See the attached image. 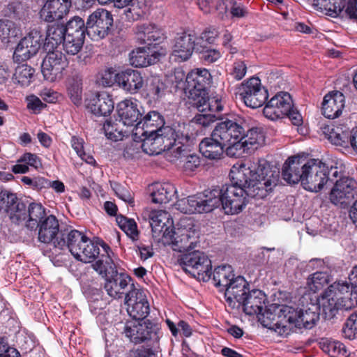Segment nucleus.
Segmentation results:
<instances>
[{"label":"nucleus","mask_w":357,"mask_h":357,"mask_svg":"<svg viewBox=\"0 0 357 357\" xmlns=\"http://www.w3.org/2000/svg\"><path fill=\"white\" fill-rule=\"evenodd\" d=\"M230 185L208 190L218 192L215 208L222 206L226 214H237L246 206L248 197L263 199L278 185L280 171L264 159L257 162L234 165L229 172Z\"/></svg>","instance_id":"1"},{"label":"nucleus","mask_w":357,"mask_h":357,"mask_svg":"<svg viewBox=\"0 0 357 357\" xmlns=\"http://www.w3.org/2000/svg\"><path fill=\"white\" fill-rule=\"evenodd\" d=\"M323 315L331 319L339 310H349L357 305V284L337 281L331 284L320 299Z\"/></svg>","instance_id":"2"},{"label":"nucleus","mask_w":357,"mask_h":357,"mask_svg":"<svg viewBox=\"0 0 357 357\" xmlns=\"http://www.w3.org/2000/svg\"><path fill=\"white\" fill-rule=\"evenodd\" d=\"M192 141L188 132H176L172 127L165 126L159 129L153 137L144 138L142 148L149 155H158L163 151H168L174 156V149L178 146L177 144L185 146V144Z\"/></svg>","instance_id":"3"},{"label":"nucleus","mask_w":357,"mask_h":357,"mask_svg":"<svg viewBox=\"0 0 357 357\" xmlns=\"http://www.w3.org/2000/svg\"><path fill=\"white\" fill-rule=\"evenodd\" d=\"M340 173L341 172L336 166L311 159L305 162L301 185L307 191L317 192L325 185L333 183Z\"/></svg>","instance_id":"4"},{"label":"nucleus","mask_w":357,"mask_h":357,"mask_svg":"<svg viewBox=\"0 0 357 357\" xmlns=\"http://www.w3.org/2000/svg\"><path fill=\"white\" fill-rule=\"evenodd\" d=\"M296 316L294 307L288 305H274L258 314L259 321L265 328L280 335L290 334L289 322Z\"/></svg>","instance_id":"5"},{"label":"nucleus","mask_w":357,"mask_h":357,"mask_svg":"<svg viewBox=\"0 0 357 357\" xmlns=\"http://www.w3.org/2000/svg\"><path fill=\"white\" fill-rule=\"evenodd\" d=\"M211 75L206 68H196L188 73L184 83L183 91L190 100L191 105L201 107L204 102L207 87L211 82Z\"/></svg>","instance_id":"6"},{"label":"nucleus","mask_w":357,"mask_h":357,"mask_svg":"<svg viewBox=\"0 0 357 357\" xmlns=\"http://www.w3.org/2000/svg\"><path fill=\"white\" fill-rule=\"evenodd\" d=\"M178 262L185 273L199 280L206 282L211 278V261L203 252H185L179 257Z\"/></svg>","instance_id":"7"},{"label":"nucleus","mask_w":357,"mask_h":357,"mask_svg":"<svg viewBox=\"0 0 357 357\" xmlns=\"http://www.w3.org/2000/svg\"><path fill=\"white\" fill-rule=\"evenodd\" d=\"M217 196V192H209L206 190L203 193L179 199L175 206L176 209L183 213H209L215 208L218 202Z\"/></svg>","instance_id":"8"},{"label":"nucleus","mask_w":357,"mask_h":357,"mask_svg":"<svg viewBox=\"0 0 357 357\" xmlns=\"http://www.w3.org/2000/svg\"><path fill=\"white\" fill-rule=\"evenodd\" d=\"M158 330L157 326L148 319L132 320L125 324L123 333L131 342L137 344L151 340H157Z\"/></svg>","instance_id":"9"},{"label":"nucleus","mask_w":357,"mask_h":357,"mask_svg":"<svg viewBox=\"0 0 357 357\" xmlns=\"http://www.w3.org/2000/svg\"><path fill=\"white\" fill-rule=\"evenodd\" d=\"M165 245H169L174 251L185 252L196 247L197 236L194 231L186 229H171L164 231L160 241Z\"/></svg>","instance_id":"10"},{"label":"nucleus","mask_w":357,"mask_h":357,"mask_svg":"<svg viewBox=\"0 0 357 357\" xmlns=\"http://www.w3.org/2000/svg\"><path fill=\"white\" fill-rule=\"evenodd\" d=\"M238 92L245 105L251 108L262 106L268 98V91L261 86L257 77H252L241 83Z\"/></svg>","instance_id":"11"},{"label":"nucleus","mask_w":357,"mask_h":357,"mask_svg":"<svg viewBox=\"0 0 357 357\" xmlns=\"http://www.w3.org/2000/svg\"><path fill=\"white\" fill-rule=\"evenodd\" d=\"M112 24V15L108 10L97 9L87 19V35L93 40L104 38L108 35Z\"/></svg>","instance_id":"12"},{"label":"nucleus","mask_w":357,"mask_h":357,"mask_svg":"<svg viewBox=\"0 0 357 357\" xmlns=\"http://www.w3.org/2000/svg\"><path fill=\"white\" fill-rule=\"evenodd\" d=\"M43 38L41 33L33 29L22 38L15 47L13 61L21 63L36 55L41 47Z\"/></svg>","instance_id":"13"},{"label":"nucleus","mask_w":357,"mask_h":357,"mask_svg":"<svg viewBox=\"0 0 357 357\" xmlns=\"http://www.w3.org/2000/svg\"><path fill=\"white\" fill-rule=\"evenodd\" d=\"M68 66V61L66 56L61 51L50 50L44 58L41 71L44 78L49 82H55L61 79L63 72Z\"/></svg>","instance_id":"14"},{"label":"nucleus","mask_w":357,"mask_h":357,"mask_svg":"<svg viewBox=\"0 0 357 357\" xmlns=\"http://www.w3.org/2000/svg\"><path fill=\"white\" fill-rule=\"evenodd\" d=\"M339 179L330 193V200L335 205L348 204L357 195V183L351 178L342 176L339 174Z\"/></svg>","instance_id":"15"},{"label":"nucleus","mask_w":357,"mask_h":357,"mask_svg":"<svg viewBox=\"0 0 357 357\" xmlns=\"http://www.w3.org/2000/svg\"><path fill=\"white\" fill-rule=\"evenodd\" d=\"M131 287L125 296L128 312L135 320L144 321L150 311L146 296L143 290L135 288L134 284Z\"/></svg>","instance_id":"16"},{"label":"nucleus","mask_w":357,"mask_h":357,"mask_svg":"<svg viewBox=\"0 0 357 357\" xmlns=\"http://www.w3.org/2000/svg\"><path fill=\"white\" fill-rule=\"evenodd\" d=\"M321 307L320 303L318 305L313 303L307 304L303 309L298 310L294 307L296 316L289 322L290 333L302 328L310 329L314 327L319 319Z\"/></svg>","instance_id":"17"},{"label":"nucleus","mask_w":357,"mask_h":357,"mask_svg":"<svg viewBox=\"0 0 357 357\" xmlns=\"http://www.w3.org/2000/svg\"><path fill=\"white\" fill-rule=\"evenodd\" d=\"M292 98L287 92H280L271 98L266 104L263 113L272 121L286 116L292 106Z\"/></svg>","instance_id":"18"},{"label":"nucleus","mask_w":357,"mask_h":357,"mask_svg":"<svg viewBox=\"0 0 357 357\" xmlns=\"http://www.w3.org/2000/svg\"><path fill=\"white\" fill-rule=\"evenodd\" d=\"M215 137L222 142L226 147L237 139H242L244 135L245 128L242 123L232 119H225L215 126L213 130Z\"/></svg>","instance_id":"19"},{"label":"nucleus","mask_w":357,"mask_h":357,"mask_svg":"<svg viewBox=\"0 0 357 357\" xmlns=\"http://www.w3.org/2000/svg\"><path fill=\"white\" fill-rule=\"evenodd\" d=\"M131 278L116 270L105 279V289L107 294L115 299L121 298L132 289Z\"/></svg>","instance_id":"20"},{"label":"nucleus","mask_w":357,"mask_h":357,"mask_svg":"<svg viewBox=\"0 0 357 357\" xmlns=\"http://www.w3.org/2000/svg\"><path fill=\"white\" fill-rule=\"evenodd\" d=\"M194 50H200L196 42V36L192 33H183L175 39L172 48V55L177 61L188 60Z\"/></svg>","instance_id":"21"},{"label":"nucleus","mask_w":357,"mask_h":357,"mask_svg":"<svg viewBox=\"0 0 357 357\" xmlns=\"http://www.w3.org/2000/svg\"><path fill=\"white\" fill-rule=\"evenodd\" d=\"M71 7V0H47L40 14L43 20L53 22L61 20Z\"/></svg>","instance_id":"22"},{"label":"nucleus","mask_w":357,"mask_h":357,"mask_svg":"<svg viewBox=\"0 0 357 357\" xmlns=\"http://www.w3.org/2000/svg\"><path fill=\"white\" fill-rule=\"evenodd\" d=\"M116 82L123 90L135 94L144 86L142 74L135 70L128 69L116 74Z\"/></svg>","instance_id":"23"},{"label":"nucleus","mask_w":357,"mask_h":357,"mask_svg":"<svg viewBox=\"0 0 357 357\" xmlns=\"http://www.w3.org/2000/svg\"><path fill=\"white\" fill-rule=\"evenodd\" d=\"M344 96L342 93L335 91L326 94L322 102V114L328 119L338 117L344 107Z\"/></svg>","instance_id":"24"},{"label":"nucleus","mask_w":357,"mask_h":357,"mask_svg":"<svg viewBox=\"0 0 357 357\" xmlns=\"http://www.w3.org/2000/svg\"><path fill=\"white\" fill-rule=\"evenodd\" d=\"M164 124L163 116L156 111H151L136 123V129H142V132L139 134L146 138L153 137L159 129L165 127Z\"/></svg>","instance_id":"25"},{"label":"nucleus","mask_w":357,"mask_h":357,"mask_svg":"<svg viewBox=\"0 0 357 357\" xmlns=\"http://www.w3.org/2000/svg\"><path fill=\"white\" fill-rule=\"evenodd\" d=\"M161 55L150 47H138L130 54V63L136 68H144L155 63Z\"/></svg>","instance_id":"26"},{"label":"nucleus","mask_w":357,"mask_h":357,"mask_svg":"<svg viewBox=\"0 0 357 357\" xmlns=\"http://www.w3.org/2000/svg\"><path fill=\"white\" fill-rule=\"evenodd\" d=\"M38 240L44 243H52L54 246V242L60 239L58 236L59 224L54 215H50L46 217L38 225Z\"/></svg>","instance_id":"27"},{"label":"nucleus","mask_w":357,"mask_h":357,"mask_svg":"<svg viewBox=\"0 0 357 357\" xmlns=\"http://www.w3.org/2000/svg\"><path fill=\"white\" fill-rule=\"evenodd\" d=\"M136 35L137 40L146 44L147 47L155 49L156 45L160 44L164 39L162 31L154 24H142L136 27Z\"/></svg>","instance_id":"28"},{"label":"nucleus","mask_w":357,"mask_h":357,"mask_svg":"<svg viewBox=\"0 0 357 357\" xmlns=\"http://www.w3.org/2000/svg\"><path fill=\"white\" fill-rule=\"evenodd\" d=\"M150 225L152 229L153 237L160 241L165 231H171L173 220L169 213L165 211H153L150 213Z\"/></svg>","instance_id":"29"},{"label":"nucleus","mask_w":357,"mask_h":357,"mask_svg":"<svg viewBox=\"0 0 357 357\" xmlns=\"http://www.w3.org/2000/svg\"><path fill=\"white\" fill-rule=\"evenodd\" d=\"M192 144V142L185 144V146L177 144L178 146L174 149L173 158L178 160L179 165L186 172H193L200 165L199 157L195 153H190V146Z\"/></svg>","instance_id":"30"},{"label":"nucleus","mask_w":357,"mask_h":357,"mask_svg":"<svg viewBox=\"0 0 357 357\" xmlns=\"http://www.w3.org/2000/svg\"><path fill=\"white\" fill-rule=\"evenodd\" d=\"M266 296L259 289H252L248 292L242 301L238 303L242 305L243 312L248 315L260 314L262 310Z\"/></svg>","instance_id":"31"},{"label":"nucleus","mask_w":357,"mask_h":357,"mask_svg":"<svg viewBox=\"0 0 357 357\" xmlns=\"http://www.w3.org/2000/svg\"><path fill=\"white\" fill-rule=\"evenodd\" d=\"M89 238L77 230H71L67 234H61L60 239L54 242V248L63 250L67 248L74 256Z\"/></svg>","instance_id":"32"},{"label":"nucleus","mask_w":357,"mask_h":357,"mask_svg":"<svg viewBox=\"0 0 357 357\" xmlns=\"http://www.w3.org/2000/svg\"><path fill=\"white\" fill-rule=\"evenodd\" d=\"M117 112L119 121L123 126L136 127L141 113L135 100L126 99L120 102L117 106Z\"/></svg>","instance_id":"33"},{"label":"nucleus","mask_w":357,"mask_h":357,"mask_svg":"<svg viewBox=\"0 0 357 357\" xmlns=\"http://www.w3.org/2000/svg\"><path fill=\"white\" fill-rule=\"evenodd\" d=\"M199 148L204 157L209 160H219L225 152V146L212 131L209 137L202 139Z\"/></svg>","instance_id":"34"},{"label":"nucleus","mask_w":357,"mask_h":357,"mask_svg":"<svg viewBox=\"0 0 357 357\" xmlns=\"http://www.w3.org/2000/svg\"><path fill=\"white\" fill-rule=\"evenodd\" d=\"M87 108L96 116H106L113 111L114 102L107 93L102 92L89 100Z\"/></svg>","instance_id":"35"},{"label":"nucleus","mask_w":357,"mask_h":357,"mask_svg":"<svg viewBox=\"0 0 357 357\" xmlns=\"http://www.w3.org/2000/svg\"><path fill=\"white\" fill-rule=\"evenodd\" d=\"M305 163H303L299 158L294 157L289 158L282 167V176L284 181L289 184L301 183L303 177V170Z\"/></svg>","instance_id":"36"},{"label":"nucleus","mask_w":357,"mask_h":357,"mask_svg":"<svg viewBox=\"0 0 357 357\" xmlns=\"http://www.w3.org/2000/svg\"><path fill=\"white\" fill-rule=\"evenodd\" d=\"M248 286L244 278L241 276L234 278L225 290V296L229 305H231L234 301L239 303L250 291Z\"/></svg>","instance_id":"37"},{"label":"nucleus","mask_w":357,"mask_h":357,"mask_svg":"<svg viewBox=\"0 0 357 357\" xmlns=\"http://www.w3.org/2000/svg\"><path fill=\"white\" fill-rule=\"evenodd\" d=\"M324 133L334 145L349 148L351 130L347 125H337L331 128H324Z\"/></svg>","instance_id":"38"},{"label":"nucleus","mask_w":357,"mask_h":357,"mask_svg":"<svg viewBox=\"0 0 357 357\" xmlns=\"http://www.w3.org/2000/svg\"><path fill=\"white\" fill-rule=\"evenodd\" d=\"M2 204L12 222L18 223L26 220L25 206L18 201L15 195L8 194L6 198L2 199Z\"/></svg>","instance_id":"39"},{"label":"nucleus","mask_w":357,"mask_h":357,"mask_svg":"<svg viewBox=\"0 0 357 357\" xmlns=\"http://www.w3.org/2000/svg\"><path fill=\"white\" fill-rule=\"evenodd\" d=\"M66 29L62 23H55L48 26L44 46L45 50L50 51L63 43L66 38Z\"/></svg>","instance_id":"40"},{"label":"nucleus","mask_w":357,"mask_h":357,"mask_svg":"<svg viewBox=\"0 0 357 357\" xmlns=\"http://www.w3.org/2000/svg\"><path fill=\"white\" fill-rule=\"evenodd\" d=\"M176 192L174 186L169 183H156L151 194L152 202L155 204H166L172 199Z\"/></svg>","instance_id":"41"},{"label":"nucleus","mask_w":357,"mask_h":357,"mask_svg":"<svg viewBox=\"0 0 357 357\" xmlns=\"http://www.w3.org/2000/svg\"><path fill=\"white\" fill-rule=\"evenodd\" d=\"M105 253L100 254L97 260L91 265L93 269L105 279L117 270L115 264L110 257L107 250Z\"/></svg>","instance_id":"42"},{"label":"nucleus","mask_w":357,"mask_h":357,"mask_svg":"<svg viewBox=\"0 0 357 357\" xmlns=\"http://www.w3.org/2000/svg\"><path fill=\"white\" fill-rule=\"evenodd\" d=\"M100 254L99 245L88 238L77 253L74 255V257L83 263H91L96 260Z\"/></svg>","instance_id":"43"},{"label":"nucleus","mask_w":357,"mask_h":357,"mask_svg":"<svg viewBox=\"0 0 357 357\" xmlns=\"http://www.w3.org/2000/svg\"><path fill=\"white\" fill-rule=\"evenodd\" d=\"M234 278L233 269L231 266L224 265L215 268L213 273V280L216 287L225 290Z\"/></svg>","instance_id":"44"},{"label":"nucleus","mask_w":357,"mask_h":357,"mask_svg":"<svg viewBox=\"0 0 357 357\" xmlns=\"http://www.w3.org/2000/svg\"><path fill=\"white\" fill-rule=\"evenodd\" d=\"M319 346L322 351L331 357H344L347 355L346 347L337 340L321 339Z\"/></svg>","instance_id":"45"},{"label":"nucleus","mask_w":357,"mask_h":357,"mask_svg":"<svg viewBox=\"0 0 357 357\" xmlns=\"http://www.w3.org/2000/svg\"><path fill=\"white\" fill-rule=\"evenodd\" d=\"M313 6L317 9L324 10L330 16H336L345 7V0H313Z\"/></svg>","instance_id":"46"},{"label":"nucleus","mask_w":357,"mask_h":357,"mask_svg":"<svg viewBox=\"0 0 357 357\" xmlns=\"http://www.w3.org/2000/svg\"><path fill=\"white\" fill-rule=\"evenodd\" d=\"M34 73V68L27 64H22L16 67L13 79L21 86H27L32 82Z\"/></svg>","instance_id":"47"},{"label":"nucleus","mask_w":357,"mask_h":357,"mask_svg":"<svg viewBox=\"0 0 357 357\" xmlns=\"http://www.w3.org/2000/svg\"><path fill=\"white\" fill-rule=\"evenodd\" d=\"M244 143L248 145L250 149H257L259 146L265 143V135L262 128H252L245 131L243 135Z\"/></svg>","instance_id":"48"},{"label":"nucleus","mask_w":357,"mask_h":357,"mask_svg":"<svg viewBox=\"0 0 357 357\" xmlns=\"http://www.w3.org/2000/svg\"><path fill=\"white\" fill-rule=\"evenodd\" d=\"M28 216L29 219L26 222V227L30 229L36 227L46 217L45 210L40 204L31 203L29 204L28 208Z\"/></svg>","instance_id":"49"},{"label":"nucleus","mask_w":357,"mask_h":357,"mask_svg":"<svg viewBox=\"0 0 357 357\" xmlns=\"http://www.w3.org/2000/svg\"><path fill=\"white\" fill-rule=\"evenodd\" d=\"M64 26L66 35L68 36L84 38L85 33H87V22L85 24L84 20L78 16H75L70 20Z\"/></svg>","instance_id":"50"},{"label":"nucleus","mask_w":357,"mask_h":357,"mask_svg":"<svg viewBox=\"0 0 357 357\" xmlns=\"http://www.w3.org/2000/svg\"><path fill=\"white\" fill-rule=\"evenodd\" d=\"M204 102L201 101V107H198L197 105H192L193 107L197 109L200 112H204L208 110L212 112H221L224 108V102L220 97L218 96L208 97V93L204 96Z\"/></svg>","instance_id":"51"},{"label":"nucleus","mask_w":357,"mask_h":357,"mask_svg":"<svg viewBox=\"0 0 357 357\" xmlns=\"http://www.w3.org/2000/svg\"><path fill=\"white\" fill-rule=\"evenodd\" d=\"M165 85L158 77H151L147 79V96L153 100H160L164 95Z\"/></svg>","instance_id":"52"},{"label":"nucleus","mask_w":357,"mask_h":357,"mask_svg":"<svg viewBox=\"0 0 357 357\" xmlns=\"http://www.w3.org/2000/svg\"><path fill=\"white\" fill-rule=\"evenodd\" d=\"M122 126L121 122L117 119L107 121L103 125L106 137L114 142L123 139L126 132L121 128Z\"/></svg>","instance_id":"53"},{"label":"nucleus","mask_w":357,"mask_h":357,"mask_svg":"<svg viewBox=\"0 0 357 357\" xmlns=\"http://www.w3.org/2000/svg\"><path fill=\"white\" fill-rule=\"evenodd\" d=\"M116 220L119 227L128 237L132 241L138 239L139 231L137 230V223L133 219L119 215L116 216Z\"/></svg>","instance_id":"54"},{"label":"nucleus","mask_w":357,"mask_h":357,"mask_svg":"<svg viewBox=\"0 0 357 357\" xmlns=\"http://www.w3.org/2000/svg\"><path fill=\"white\" fill-rule=\"evenodd\" d=\"M329 282L328 275L324 272H316L307 279V286L310 291L316 293L322 289Z\"/></svg>","instance_id":"55"},{"label":"nucleus","mask_w":357,"mask_h":357,"mask_svg":"<svg viewBox=\"0 0 357 357\" xmlns=\"http://www.w3.org/2000/svg\"><path fill=\"white\" fill-rule=\"evenodd\" d=\"M250 150L246 144L244 143L243 137L228 144L225 149L227 155L232 158H239Z\"/></svg>","instance_id":"56"},{"label":"nucleus","mask_w":357,"mask_h":357,"mask_svg":"<svg viewBox=\"0 0 357 357\" xmlns=\"http://www.w3.org/2000/svg\"><path fill=\"white\" fill-rule=\"evenodd\" d=\"M84 38L82 37L66 35V38L63 42V47L65 52L71 55L77 54L82 47Z\"/></svg>","instance_id":"57"},{"label":"nucleus","mask_w":357,"mask_h":357,"mask_svg":"<svg viewBox=\"0 0 357 357\" xmlns=\"http://www.w3.org/2000/svg\"><path fill=\"white\" fill-rule=\"evenodd\" d=\"M342 332L343 336L349 340L354 339L357 336V314L354 313L349 316Z\"/></svg>","instance_id":"58"},{"label":"nucleus","mask_w":357,"mask_h":357,"mask_svg":"<svg viewBox=\"0 0 357 357\" xmlns=\"http://www.w3.org/2000/svg\"><path fill=\"white\" fill-rule=\"evenodd\" d=\"M111 187L119 199L130 204L134 202L133 193L127 186L113 182L111 183Z\"/></svg>","instance_id":"59"},{"label":"nucleus","mask_w":357,"mask_h":357,"mask_svg":"<svg viewBox=\"0 0 357 357\" xmlns=\"http://www.w3.org/2000/svg\"><path fill=\"white\" fill-rule=\"evenodd\" d=\"M17 36V31L13 22L6 20H0V38L8 39Z\"/></svg>","instance_id":"60"},{"label":"nucleus","mask_w":357,"mask_h":357,"mask_svg":"<svg viewBox=\"0 0 357 357\" xmlns=\"http://www.w3.org/2000/svg\"><path fill=\"white\" fill-rule=\"evenodd\" d=\"M130 7L126 10V16L129 19L135 20L144 13L146 6L144 0H137V4L133 1L130 3Z\"/></svg>","instance_id":"61"},{"label":"nucleus","mask_w":357,"mask_h":357,"mask_svg":"<svg viewBox=\"0 0 357 357\" xmlns=\"http://www.w3.org/2000/svg\"><path fill=\"white\" fill-rule=\"evenodd\" d=\"M218 119H220V117L216 116L213 114H204L201 112V114H197L192 119V122L204 128H208Z\"/></svg>","instance_id":"62"},{"label":"nucleus","mask_w":357,"mask_h":357,"mask_svg":"<svg viewBox=\"0 0 357 357\" xmlns=\"http://www.w3.org/2000/svg\"><path fill=\"white\" fill-rule=\"evenodd\" d=\"M218 36L216 31H206L203 32L199 37L196 36V42L198 47L201 49L206 48L207 45L213 43Z\"/></svg>","instance_id":"63"},{"label":"nucleus","mask_w":357,"mask_h":357,"mask_svg":"<svg viewBox=\"0 0 357 357\" xmlns=\"http://www.w3.org/2000/svg\"><path fill=\"white\" fill-rule=\"evenodd\" d=\"M68 95L75 105H79L82 100V86L78 81H73L68 89Z\"/></svg>","instance_id":"64"}]
</instances>
